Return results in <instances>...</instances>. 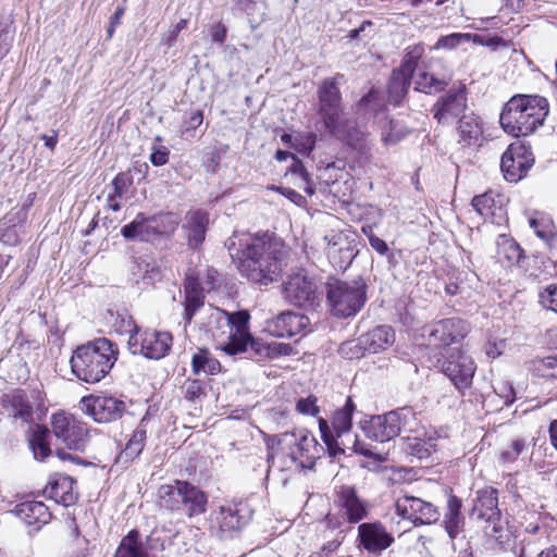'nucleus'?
I'll return each mask as SVG.
<instances>
[{"mask_svg":"<svg viewBox=\"0 0 557 557\" xmlns=\"http://www.w3.org/2000/svg\"><path fill=\"white\" fill-rule=\"evenodd\" d=\"M437 362L441 371L460 393L471 387L476 364L466 351L460 348L447 350Z\"/></svg>","mask_w":557,"mask_h":557,"instance_id":"8","label":"nucleus"},{"mask_svg":"<svg viewBox=\"0 0 557 557\" xmlns=\"http://www.w3.org/2000/svg\"><path fill=\"white\" fill-rule=\"evenodd\" d=\"M133 184V176L131 174V171L120 173L115 176L113 180V186L115 196L122 197L124 194L128 191V188Z\"/></svg>","mask_w":557,"mask_h":557,"instance_id":"54","label":"nucleus"},{"mask_svg":"<svg viewBox=\"0 0 557 557\" xmlns=\"http://www.w3.org/2000/svg\"><path fill=\"white\" fill-rule=\"evenodd\" d=\"M467 108V91L466 86L462 85L441 96L433 104L431 112L438 124L450 125L457 117L465 114Z\"/></svg>","mask_w":557,"mask_h":557,"instance_id":"16","label":"nucleus"},{"mask_svg":"<svg viewBox=\"0 0 557 557\" xmlns=\"http://www.w3.org/2000/svg\"><path fill=\"white\" fill-rule=\"evenodd\" d=\"M184 398L196 401L206 396V383L202 380H187L183 385Z\"/></svg>","mask_w":557,"mask_h":557,"instance_id":"47","label":"nucleus"},{"mask_svg":"<svg viewBox=\"0 0 557 557\" xmlns=\"http://www.w3.org/2000/svg\"><path fill=\"white\" fill-rule=\"evenodd\" d=\"M458 134L463 145H475L482 135V127L478 116L473 113L462 114L458 124Z\"/></svg>","mask_w":557,"mask_h":557,"instance_id":"40","label":"nucleus"},{"mask_svg":"<svg viewBox=\"0 0 557 557\" xmlns=\"http://www.w3.org/2000/svg\"><path fill=\"white\" fill-rule=\"evenodd\" d=\"M208 223L206 211H188L184 228L190 247L196 248L205 240Z\"/></svg>","mask_w":557,"mask_h":557,"instance_id":"33","label":"nucleus"},{"mask_svg":"<svg viewBox=\"0 0 557 557\" xmlns=\"http://www.w3.org/2000/svg\"><path fill=\"white\" fill-rule=\"evenodd\" d=\"M539 369L543 372V376L557 379V355L542 359Z\"/></svg>","mask_w":557,"mask_h":557,"instance_id":"57","label":"nucleus"},{"mask_svg":"<svg viewBox=\"0 0 557 557\" xmlns=\"http://www.w3.org/2000/svg\"><path fill=\"white\" fill-rule=\"evenodd\" d=\"M471 38L470 34L454 33L447 36H442L436 45V49H454L462 42L469 41Z\"/></svg>","mask_w":557,"mask_h":557,"instance_id":"50","label":"nucleus"},{"mask_svg":"<svg viewBox=\"0 0 557 557\" xmlns=\"http://www.w3.org/2000/svg\"><path fill=\"white\" fill-rule=\"evenodd\" d=\"M32 447L37 459L44 460L50 454L49 446L39 437L33 442Z\"/></svg>","mask_w":557,"mask_h":557,"instance_id":"61","label":"nucleus"},{"mask_svg":"<svg viewBox=\"0 0 557 557\" xmlns=\"http://www.w3.org/2000/svg\"><path fill=\"white\" fill-rule=\"evenodd\" d=\"M472 515L483 523L502 515L498 507V493L495 488L487 487L476 493Z\"/></svg>","mask_w":557,"mask_h":557,"instance_id":"28","label":"nucleus"},{"mask_svg":"<svg viewBox=\"0 0 557 557\" xmlns=\"http://www.w3.org/2000/svg\"><path fill=\"white\" fill-rule=\"evenodd\" d=\"M169 153V149L164 146L153 147L149 160L154 166H161L168 162Z\"/></svg>","mask_w":557,"mask_h":557,"instance_id":"58","label":"nucleus"},{"mask_svg":"<svg viewBox=\"0 0 557 557\" xmlns=\"http://www.w3.org/2000/svg\"><path fill=\"white\" fill-rule=\"evenodd\" d=\"M485 544L490 548H510L515 542L513 532L509 522L503 515L482 525Z\"/></svg>","mask_w":557,"mask_h":557,"instance_id":"24","label":"nucleus"},{"mask_svg":"<svg viewBox=\"0 0 557 557\" xmlns=\"http://www.w3.org/2000/svg\"><path fill=\"white\" fill-rule=\"evenodd\" d=\"M356 409L351 397H347L345 405L335 411L332 419V426L337 438L348 437L354 438L350 435L352 413Z\"/></svg>","mask_w":557,"mask_h":557,"instance_id":"37","label":"nucleus"},{"mask_svg":"<svg viewBox=\"0 0 557 557\" xmlns=\"http://www.w3.org/2000/svg\"><path fill=\"white\" fill-rule=\"evenodd\" d=\"M396 512L413 524H431L440 519L437 508L430 502L414 496H403L396 500Z\"/></svg>","mask_w":557,"mask_h":557,"instance_id":"17","label":"nucleus"},{"mask_svg":"<svg viewBox=\"0 0 557 557\" xmlns=\"http://www.w3.org/2000/svg\"><path fill=\"white\" fill-rule=\"evenodd\" d=\"M75 481L66 475H59L51 480L44 490L46 497L65 507L75 504L77 493L74 491Z\"/></svg>","mask_w":557,"mask_h":557,"instance_id":"29","label":"nucleus"},{"mask_svg":"<svg viewBox=\"0 0 557 557\" xmlns=\"http://www.w3.org/2000/svg\"><path fill=\"white\" fill-rule=\"evenodd\" d=\"M533 162L534 158L530 147L521 141H516L509 145L503 153L500 169L507 181L518 182L527 174Z\"/></svg>","mask_w":557,"mask_h":557,"instance_id":"15","label":"nucleus"},{"mask_svg":"<svg viewBox=\"0 0 557 557\" xmlns=\"http://www.w3.org/2000/svg\"><path fill=\"white\" fill-rule=\"evenodd\" d=\"M494 392L504 400L505 406H510L516 400L515 389L509 382H496L494 385Z\"/></svg>","mask_w":557,"mask_h":557,"instance_id":"52","label":"nucleus"},{"mask_svg":"<svg viewBox=\"0 0 557 557\" xmlns=\"http://www.w3.org/2000/svg\"><path fill=\"white\" fill-rule=\"evenodd\" d=\"M422 433L423 431L413 436L407 435L401 438L405 453L418 459H426L436 450L434 440L431 437L428 440L422 438L420 436Z\"/></svg>","mask_w":557,"mask_h":557,"instance_id":"36","label":"nucleus"},{"mask_svg":"<svg viewBox=\"0 0 557 557\" xmlns=\"http://www.w3.org/2000/svg\"><path fill=\"white\" fill-rule=\"evenodd\" d=\"M410 81V77L393 71L388 84V100L394 104H399L409 89Z\"/></svg>","mask_w":557,"mask_h":557,"instance_id":"43","label":"nucleus"},{"mask_svg":"<svg viewBox=\"0 0 557 557\" xmlns=\"http://www.w3.org/2000/svg\"><path fill=\"white\" fill-rule=\"evenodd\" d=\"M131 276L136 284L143 283L148 286L160 280L161 271L153 261L136 259L131 268Z\"/></svg>","mask_w":557,"mask_h":557,"instance_id":"38","label":"nucleus"},{"mask_svg":"<svg viewBox=\"0 0 557 557\" xmlns=\"http://www.w3.org/2000/svg\"><path fill=\"white\" fill-rule=\"evenodd\" d=\"M81 410L98 423H108L122 417L125 403L112 396L89 395L79 403Z\"/></svg>","mask_w":557,"mask_h":557,"instance_id":"14","label":"nucleus"},{"mask_svg":"<svg viewBox=\"0 0 557 557\" xmlns=\"http://www.w3.org/2000/svg\"><path fill=\"white\" fill-rule=\"evenodd\" d=\"M419 58L420 54H414L411 51L407 52L403 59L401 65L394 71L411 78L417 69Z\"/></svg>","mask_w":557,"mask_h":557,"instance_id":"53","label":"nucleus"},{"mask_svg":"<svg viewBox=\"0 0 557 557\" xmlns=\"http://www.w3.org/2000/svg\"><path fill=\"white\" fill-rule=\"evenodd\" d=\"M325 251L330 262L339 269H346L358 253L356 234L346 228H332L323 237Z\"/></svg>","mask_w":557,"mask_h":557,"instance_id":"11","label":"nucleus"},{"mask_svg":"<svg viewBox=\"0 0 557 557\" xmlns=\"http://www.w3.org/2000/svg\"><path fill=\"white\" fill-rule=\"evenodd\" d=\"M540 304L548 310L557 312V284L548 285L540 293Z\"/></svg>","mask_w":557,"mask_h":557,"instance_id":"51","label":"nucleus"},{"mask_svg":"<svg viewBox=\"0 0 557 557\" xmlns=\"http://www.w3.org/2000/svg\"><path fill=\"white\" fill-rule=\"evenodd\" d=\"M12 35L7 29H0V60H2L11 49Z\"/></svg>","mask_w":557,"mask_h":557,"instance_id":"60","label":"nucleus"},{"mask_svg":"<svg viewBox=\"0 0 557 557\" xmlns=\"http://www.w3.org/2000/svg\"><path fill=\"white\" fill-rule=\"evenodd\" d=\"M173 338L169 332L145 331L129 336L128 345L133 354H140L149 359H161L168 355Z\"/></svg>","mask_w":557,"mask_h":557,"instance_id":"13","label":"nucleus"},{"mask_svg":"<svg viewBox=\"0 0 557 557\" xmlns=\"http://www.w3.org/2000/svg\"><path fill=\"white\" fill-rule=\"evenodd\" d=\"M358 533L363 547L372 553L386 549L393 542L392 535L379 522L360 524Z\"/></svg>","mask_w":557,"mask_h":557,"instance_id":"26","label":"nucleus"},{"mask_svg":"<svg viewBox=\"0 0 557 557\" xmlns=\"http://www.w3.org/2000/svg\"><path fill=\"white\" fill-rule=\"evenodd\" d=\"M370 246L380 255L384 256L388 251L387 244L376 235L370 236Z\"/></svg>","mask_w":557,"mask_h":557,"instance_id":"62","label":"nucleus"},{"mask_svg":"<svg viewBox=\"0 0 557 557\" xmlns=\"http://www.w3.org/2000/svg\"><path fill=\"white\" fill-rule=\"evenodd\" d=\"M284 195L298 207H301L305 202V197L295 190L288 189Z\"/></svg>","mask_w":557,"mask_h":557,"instance_id":"64","label":"nucleus"},{"mask_svg":"<svg viewBox=\"0 0 557 557\" xmlns=\"http://www.w3.org/2000/svg\"><path fill=\"white\" fill-rule=\"evenodd\" d=\"M13 512L26 524L40 528L51 519L48 507L42 502L26 500L16 505Z\"/></svg>","mask_w":557,"mask_h":557,"instance_id":"31","label":"nucleus"},{"mask_svg":"<svg viewBox=\"0 0 557 557\" xmlns=\"http://www.w3.org/2000/svg\"><path fill=\"white\" fill-rule=\"evenodd\" d=\"M326 298L334 315L349 318L361 310L367 300V284L362 278L327 284Z\"/></svg>","mask_w":557,"mask_h":557,"instance_id":"7","label":"nucleus"},{"mask_svg":"<svg viewBox=\"0 0 557 557\" xmlns=\"http://www.w3.org/2000/svg\"><path fill=\"white\" fill-rule=\"evenodd\" d=\"M449 77H436L428 72H421L416 81V90L425 94H436L448 85Z\"/></svg>","mask_w":557,"mask_h":557,"instance_id":"42","label":"nucleus"},{"mask_svg":"<svg viewBox=\"0 0 557 557\" xmlns=\"http://www.w3.org/2000/svg\"><path fill=\"white\" fill-rule=\"evenodd\" d=\"M528 444L524 438H515L507 447H505L499 456L503 463H511L518 459L520 455L525 453Z\"/></svg>","mask_w":557,"mask_h":557,"instance_id":"46","label":"nucleus"},{"mask_svg":"<svg viewBox=\"0 0 557 557\" xmlns=\"http://www.w3.org/2000/svg\"><path fill=\"white\" fill-rule=\"evenodd\" d=\"M309 324L308 317L286 311L269 322V330L276 337H292L305 332Z\"/></svg>","mask_w":557,"mask_h":557,"instance_id":"25","label":"nucleus"},{"mask_svg":"<svg viewBox=\"0 0 557 557\" xmlns=\"http://www.w3.org/2000/svg\"><path fill=\"white\" fill-rule=\"evenodd\" d=\"M507 203V197L494 190H488L472 199V206L474 209H503Z\"/></svg>","mask_w":557,"mask_h":557,"instance_id":"45","label":"nucleus"},{"mask_svg":"<svg viewBox=\"0 0 557 557\" xmlns=\"http://www.w3.org/2000/svg\"><path fill=\"white\" fill-rule=\"evenodd\" d=\"M334 504L339 516L349 523H358L368 515L367 503L358 496L355 487L349 485L336 490Z\"/></svg>","mask_w":557,"mask_h":557,"instance_id":"21","label":"nucleus"},{"mask_svg":"<svg viewBox=\"0 0 557 557\" xmlns=\"http://www.w3.org/2000/svg\"><path fill=\"white\" fill-rule=\"evenodd\" d=\"M117 346L106 337L76 348L71 358V369L86 383L100 382L117 360Z\"/></svg>","mask_w":557,"mask_h":557,"instance_id":"4","label":"nucleus"},{"mask_svg":"<svg viewBox=\"0 0 557 557\" xmlns=\"http://www.w3.org/2000/svg\"><path fill=\"white\" fill-rule=\"evenodd\" d=\"M406 136V132L398 122L389 121L382 132V140L386 145H395Z\"/></svg>","mask_w":557,"mask_h":557,"instance_id":"48","label":"nucleus"},{"mask_svg":"<svg viewBox=\"0 0 557 557\" xmlns=\"http://www.w3.org/2000/svg\"><path fill=\"white\" fill-rule=\"evenodd\" d=\"M250 314L247 310L227 312L213 308L209 317V332L218 347L228 356L251 350L258 356H268L269 346L256 339L249 332Z\"/></svg>","mask_w":557,"mask_h":557,"instance_id":"2","label":"nucleus"},{"mask_svg":"<svg viewBox=\"0 0 557 557\" xmlns=\"http://www.w3.org/2000/svg\"><path fill=\"white\" fill-rule=\"evenodd\" d=\"M145 441L146 430L144 426L139 425L134 430L120 458H125V460H134L137 458L145 447Z\"/></svg>","mask_w":557,"mask_h":557,"instance_id":"44","label":"nucleus"},{"mask_svg":"<svg viewBox=\"0 0 557 557\" xmlns=\"http://www.w3.org/2000/svg\"><path fill=\"white\" fill-rule=\"evenodd\" d=\"M530 226L535 231V234L544 240H549L555 235V227L550 220L530 218Z\"/></svg>","mask_w":557,"mask_h":557,"instance_id":"49","label":"nucleus"},{"mask_svg":"<svg viewBox=\"0 0 557 557\" xmlns=\"http://www.w3.org/2000/svg\"><path fill=\"white\" fill-rule=\"evenodd\" d=\"M469 333V325L459 318L435 322L428 335L430 346L446 348L462 341Z\"/></svg>","mask_w":557,"mask_h":557,"instance_id":"19","label":"nucleus"},{"mask_svg":"<svg viewBox=\"0 0 557 557\" xmlns=\"http://www.w3.org/2000/svg\"><path fill=\"white\" fill-rule=\"evenodd\" d=\"M226 37V27L222 23H218L211 28V38L213 41L223 44Z\"/></svg>","mask_w":557,"mask_h":557,"instance_id":"63","label":"nucleus"},{"mask_svg":"<svg viewBox=\"0 0 557 557\" xmlns=\"http://www.w3.org/2000/svg\"><path fill=\"white\" fill-rule=\"evenodd\" d=\"M191 368L195 374L203 372L212 375L220 372L221 364L219 360L210 357L208 350L198 349L197 352L193 355Z\"/></svg>","mask_w":557,"mask_h":557,"instance_id":"41","label":"nucleus"},{"mask_svg":"<svg viewBox=\"0 0 557 557\" xmlns=\"http://www.w3.org/2000/svg\"><path fill=\"white\" fill-rule=\"evenodd\" d=\"M4 407L9 414L23 422H28L33 417V407L22 391H16L7 396Z\"/></svg>","mask_w":557,"mask_h":557,"instance_id":"39","label":"nucleus"},{"mask_svg":"<svg viewBox=\"0 0 557 557\" xmlns=\"http://www.w3.org/2000/svg\"><path fill=\"white\" fill-rule=\"evenodd\" d=\"M269 446L277 445L297 468L312 469L323 447L315 436L306 429H296L273 436Z\"/></svg>","mask_w":557,"mask_h":557,"instance_id":"6","label":"nucleus"},{"mask_svg":"<svg viewBox=\"0 0 557 557\" xmlns=\"http://www.w3.org/2000/svg\"><path fill=\"white\" fill-rule=\"evenodd\" d=\"M499 253H504L506 259L510 262H518L521 258V250L519 246L511 240H505L499 249Z\"/></svg>","mask_w":557,"mask_h":557,"instance_id":"56","label":"nucleus"},{"mask_svg":"<svg viewBox=\"0 0 557 557\" xmlns=\"http://www.w3.org/2000/svg\"><path fill=\"white\" fill-rule=\"evenodd\" d=\"M161 218L162 214H156L151 218H147L140 212L134 221L123 226L121 233L127 239L151 242L164 232L159 223Z\"/></svg>","mask_w":557,"mask_h":557,"instance_id":"23","label":"nucleus"},{"mask_svg":"<svg viewBox=\"0 0 557 557\" xmlns=\"http://www.w3.org/2000/svg\"><path fill=\"white\" fill-rule=\"evenodd\" d=\"M51 429L54 436L69 449L83 451L87 446L88 429L72 414L65 412L53 413Z\"/></svg>","mask_w":557,"mask_h":557,"instance_id":"12","label":"nucleus"},{"mask_svg":"<svg viewBox=\"0 0 557 557\" xmlns=\"http://www.w3.org/2000/svg\"><path fill=\"white\" fill-rule=\"evenodd\" d=\"M443 525L450 540L457 539L465 530V517L461 515V500L454 495L448 498Z\"/></svg>","mask_w":557,"mask_h":557,"instance_id":"34","label":"nucleus"},{"mask_svg":"<svg viewBox=\"0 0 557 557\" xmlns=\"http://www.w3.org/2000/svg\"><path fill=\"white\" fill-rule=\"evenodd\" d=\"M251 518L250 511L243 504H228L219 507L214 522L220 539H231L239 532Z\"/></svg>","mask_w":557,"mask_h":557,"instance_id":"18","label":"nucleus"},{"mask_svg":"<svg viewBox=\"0 0 557 557\" xmlns=\"http://www.w3.org/2000/svg\"><path fill=\"white\" fill-rule=\"evenodd\" d=\"M188 20L183 18L180 22H177L175 25L171 26V28L168 30L165 37L163 38V41L169 46L172 47L176 40L177 35L180 32L185 29L187 27Z\"/></svg>","mask_w":557,"mask_h":557,"instance_id":"59","label":"nucleus"},{"mask_svg":"<svg viewBox=\"0 0 557 557\" xmlns=\"http://www.w3.org/2000/svg\"><path fill=\"white\" fill-rule=\"evenodd\" d=\"M319 426L322 433L323 441L326 444L331 456L335 457L337 454L344 453V447H349V445L352 448V450L359 455L366 457L372 456L371 450L367 448L363 444H361L357 436H354V438L336 437V440H334V437L327 432V423L325 420L321 419L319 421Z\"/></svg>","mask_w":557,"mask_h":557,"instance_id":"30","label":"nucleus"},{"mask_svg":"<svg viewBox=\"0 0 557 557\" xmlns=\"http://www.w3.org/2000/svg\"><path fill=\"white\" fill-rule=\"evenodd\" d=\"M286 301L294 306H313L317 298L315 284L304 273H295L288 277L283 286Z\"/></svg>","mask_w":557,"mask_h":557,"instance_id":"22","label":"nucleus"},{"mask_svg":"<svg viewBox=\"0 0 557 557\" xmlns=\"http://www.w3.org/2000/svg\"><path fill=\"white\" fill-rule=\"evenodd\" d=\"M161 546L159 537L144 536L134 529L121 540L114 557H157Z\"/></svg>","mask_w":557,"mask_h":557,"instance_id":"20","label":"nucleus"},{"mask_svg":"<svg viewBox=\"0 0 557 557\" xmlns=\"http://www.w3.org/2000/svg\"><path fill=\"white\" fill-rule=\"evenodd\" d=\"M392 422L397 429V435L400 433L418 434L422 430L420 421L417 418V413L410 407H403L396 410L389 411Z\"/></svg>","mask_w":557,"mask_h":557,"instance_id":"35","label":"nucleus"},{"mask_svg":"<svg viewBox=\"0 0 557 557\" xmlns=\"http://www.w3.org/2000/svg\"><path fill=\"white\" fill-rule=\"evenodd\" d=\"M338 78H343V75L323 81L318 90L319 114L325 128L332 135H338L342 115V96L337 86Z\"/></svg>","mask_w":557,"mask_h":557,"instance_id":"10","label":"nucleus"},{"mask_svg":"<svg viewBox=\"0 0 557 557\" xmlns=\"http://www.w3.org/2000/svg\"><path fill=\"white\" fill-rule=\"evenodd\" d=\"M158 500L161 507L181 512L188 518L202 515L207 510L208 497L197 486L186 481H174L158 488Z\"/></svg>","mask_w":557,"mask_h":557,"instance_id":"5","label":"nucleus"},{"mask_svg":"<svg viewBox=\"0 0 557 557\" xmlns=\"http://www.w3.org/2000/svg\"><path fill=\"white\" fill-rule=\"evenodd\" d=\"M231 256L238 260V270L249 281L268 285L277 280L283 269V243L268 232L235 233L225 243Z\"/></svg>","mask_w":557,"mask_h":557,"instance_id":"1","label":"nucleus"},{"mask_svg":"<svg viewBox=\"0 0 557 557\" xmlns=\"http://www.w3.org/2000/svg\"><path fill=\"white\" fill-rule=\"evenodd\" d=\"M362 430L367 437L381 443L397 436V429L392 422L389 412L371 417L370 420L363 423Z\"/></svg>","mask_w":557,"mask_h":557,"instance_id":"32","label":"nucleus"},{"mask_svg":"<svg viewBox=\"0 0 557 557\" xmlns=\"http://www.w3.org/2000/svg\"><path fill=\"white\" fill-rule=\"evenodd\" d=\"M203 288L199 283V276L194 271L186 274L184 283V320L189 323L196 311L203 306Z\"/></svg>","mask_w":557,"mask_h":557,"instance_id":"27","label":"nucleus"},{"mask_svg":"<svg viewBox=\"0 0 557 557\" xmlns=\"http://www.w3.org/2000/svg\"><path fill=\"white\" fill-rule=\"evenodd\" d=\"M548 111V101L544 97L517 95L505 104L499 120L509 135L528 136L543 125Z\"/></svg>","mask_w":557,"mask_h":557,"instance_id":"3","label":"nucleus"},{"mask_svg":"<svg viewBox=\"0 0 557 557\" xmlns=\"http://www.w3.org/2000/svg\"><path fill=\"white\" fill-rule=\"evenodd\" d=\"M395 342V332L388 325H380L361 334L357 341L342 344L339 351L348 359H357L364 352L376 354L391 347Z\"/></svg>","mask_w":557,"mask_h":557,"instance_id":"9","label":"nucleus"},{"mask_svg":"<svg viewBox=\"0 0 557 557\" xmlns=\"http://www.w3.org/2000/svg\"><path fill=\"white\" fill-rule=\"evenodd\" d=\"M296 410L301 414H318L319 407L317 406V397L310 395L306 398H299L296 404Z\"/></svg>","mask_w":557,"mask_h":557,"instance_id":"55","label":"nucleus"}]
</instances>
